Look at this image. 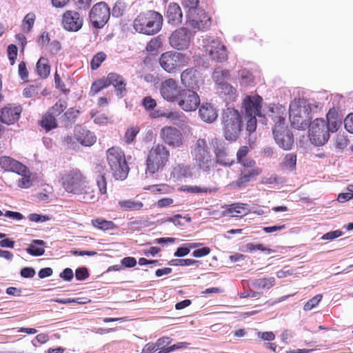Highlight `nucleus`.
Here are the masks:
<instances>
[{
    "mask_svg": "<svg viewBox=\"0 0 353 353\" xmlns=\"http://www.w3.org/2000/svg\"><path fill=\"white\" fill-rule=\"evenodd\" d=\"M221 123L225 139L230 142H236L244 128V121L239 110L234 107L223 109Z\"/></svg>",
    "mask_w": 353,
    "mask_h": 353,
    "instance_id": "nucleus-1",
    "label": "nucleus"
},
{
    "mask_svg": "<svg viewBox=\"0 0 353 353\" xmlns=\"http://www.w3.org/2000/svg\"><path fill=\"white\" fill-rule=\"evenodd\" d=\"M312 104L305 98L294 99L290 104L289 115L292 126L305 130L312 120Z\"/></svg>",
    "mask_w": 353,
    "mask_h": 353,
    "instance_id": "nucleus-2",
    "label": "nucleus"
},
{
    "mask_svg": "<svg viewBox=\"0 0 353 353\" xmlns=\"http://www.w3.org/2000/svg\"><path fill=\"white\" fill-rule=\"evenodd\" d=\"M163 21V16L160 13L148 10L137 15L134 20L133 27L139 33L153 35L161 30Z\"/></svg>",
    "mask_w": 353,
    "mask_h": 353,
    "instance_id": "nucleus-3",
    "label": "nucleus"
},
{
    "mask_svg": "<svg viewBox=\"0 0 353 353\" xmlns=\"http://www.w3.org/2000/svg\"><path fill=\"white\" fill-rule=\"evenodd\" d=\"M61 183L65 190L73 194H90L88 182L81 172L76 169L65 173L61 177Z\"/></svg>",
    "mask_w": 353,
    "mask_h": 353,
    "instance_id": "nucleus-4",
    "label": "nucleus"
},
{
    "mask_svg": "<svg viewBox=\"0 0 353 353\" xmlns=\"http://www.w3.org/2000/svg\"><path fill=\"white\" fill-rule=\"evenodd\" d=\"M107 161L116 179L125 180L130 170L125 154L119 148L112 147L107 150Z\"/></svg>",
    "mask_w": 353,
    "mask_h": 353,
    "instance_id": "nucleus-5",
    "label": "nucleus"
},
{
    "mask_svg": "<svg viewBox=\"0 0 353 353\" xmlns=\"http://www.w3.org/2000/svg\"><path fill=\"white\" fill-rule=\"evenodd\" d=\"M170 152L162 145H157L148 153L146 159V174L151 176L157 172L161 171L168 161Z\"/></svg>",
    "mask_w": 353,
    "mask_h": 353,
    "instance_id": "nucleus-6",
    "label": "nucleus"
},
{
    "mask_svg": "<svg viewBox=\"0 0 353 353\" xmlns=\"http://www.w3.org/2000/svg\"><path fill=\"white\" fill-rule=\"evenodd\" d=\"M263 102V98L259 94L246 95L242 101L239 112L243 117H258L263 119L262 123H264L267 119L262 112Z\"/></svg>",
    "mask_w": 353,
    "mask_h": 353,
    "instance_id": "nucleus-7",
    "label": "nucleus"
},
{
    "mask_svg": "<svg viewBox=\"0 0 353 353\" xmlns=\"http://www.w3.org/2000/svg\"><path fill=\"white\" fill-rule=\"evenodd\" d=\"M194 159L198 169L210 174L212 167V157L208 150L205 139H199L194 147Z\"/></svg>",
    "mask_w": 353,
    "mask_h": 353,
    "instance_id": "nucleus-8",
    "label": "nucleus"
},
{
    "mask_svg": "<svg viewBox=\"0 0 353 353\" xmlns=\"http://www.w3.org/2000/svg\"><path fill=\"white\" fill-rule=\"evenodd\" d=\"M176 103L184 111L191 112L199 107L201 101L196 90L186 88L177 92Z\"/></svg>",
    "mask_w": 353,
    "mask_h": 353,
    "instance_id": "nucleus-9",
    "label": "nucleus"
},
{
    "mask_svg": "<svg viewBox=\"0 0 353 353\" xmlns=\"http://www.w3.org/2000/svg\"><path fill=\"white\" fill-rule=\"evenodd\" d=\"M110 8L104 2L95 4L90 12V21L93 28H103L110 19Z\"/></svg>",
    "mask_w": 353,
    "mask_h": 353,
    "instance_id": "nucleus-10",
    "label": "nucleus"
},
{
    "mask_svg": "<svg viewBox=\"0 0 353 353\" xmlns=\"http://www.w3.org/2000/svg\"><path fill=\"white\" fill-rule=\"evenodd\" d=\"M187 23L194 29L205 30L211 26V19L201 8L190 10L187 13Z\"/></svg>",
    "mask_w": 353,
    "mask_h": 353,
    "instance_id": "nucleus-11",
    "label": "nucleus"
},
{
    "mask_svg": "<svg viewBox=\"0 0 353 353\" xmlns=\"http://www.w3.org/2000/svg\"><path fill=\"white\" fill-rule=\"evenodd\" d=\"M239 172L238 179L230 182L226 186L227 189L234 190L245 187L249 182L256 180V176L262 173V169L259 167L252 169H241Z\"/></svg>",
    "mask_w": 353,
    "mask_h": 353,
    "instance_id": "nucleus-12",
    "label": "nucleus"
},
{
    "mask_svg": "<svg viewBox=\"0 0 353 353\" xmlns=\"http://www.w3.org/2000/svg\"><path fill=\"white\" fill-rule=\"evenodd\" d=\"M205 47L206 54L212 60L222 63L227 59L226 48L219 39L214 37L208 39Z\"/></svg>",
    "mask_w": 353,
    "mask_h": 353,
    "instance_id": "nucleus-13",
    "label": "nucleus"
},
{
    "mask_svg": "<svg viewBox=\"0 0 353 353\" xmlns=\"http://www.w3.org/2000/svg\"><path fill=\"white\" fill-rule=\"evenodd\" d=\"M181 81L186 88L196 90L203 83V79L196 68H187L181 74Z\"/></svg>",
    "mask_w": 353,
    "mask_h": 353,
    "instance_id": "nucleus-14",
    "label": "nucleus"
},
{
    "mask_svg": "<svg viewBox=\"0 0 353 353\" xmlns=\"http://www.w3.org/2000/svg\"><path fill=\"white\" fill-rule=\"evenodd\" d=\"M272 134L275 143L283 150H291L294 146L293 132L288 128H272Z\"/></svg>",
    "mask_w": 353,
    "mask_h": 353,
    "instance_id": "nucleus-15",
    "label": "nucleus"
},
{
    "mask_svg": "<svg viewBox=\"0 0 353 353\" xmlns=\"http://www.w3.org/2000/svg\"><path fill=\"white\" fill-rule=\"evenodd\" d=\"M21 105L8 103L0 108V121L2 124L11 125L17 123L22 112Z\"/></svg>",
    "mask_w": 353,
    "mask_h": 353,
    "instance_id": "nucleus-16",
    "label": "nucleus"
},
{
    "mask_svg": "<svg viewBox=\"0 0 353 353\" xmlns=\"http://www.w3.org/2000/svg\"><path fill=\"white\" fill-rule=\"evenodd\" d=\"M211 143L215 155L216 163L223 167L230 168L235 163V161L234 159L230 160L228 157L224 141L214 138L212 140Z\"/></svg>",
    "mask_w": 353,
    "mask_h": 353,
    "instance_id": "nucleus-17",
    "label": "nucleus"
},
{
    "mask_svg": "<svg viewBox=\"0 0 353 353\" xmlns=\"http://www.w3.org/2000/svg\"><path fill=\"white\" fill-rule=\"evenodd\" d=\"M191 32L186 28L174 31L169 38L170 44L177 50L188 48L190 45Z\"/></svg>",
    "mask_w": 353,
    "mask_h": 353,
    "instance_id": "nucleus-18",
    "label": "nucleus"
},
{
    "mask_svg": "<svg viewBox=\"0 0 353 353\" xmlns=\"http://www.w3.org/2000/svg\"><path fill=\"white\" fill-rule=\"evenodd\" d=\"M161 137L165 143L172 148H179L183 144L181 132L172 126H164L160 132Z\"/></svg>",
    "mask_w": 353,
    "mask_h": 353,
    "instance_id": "nucleus-19",
    "label": "nucleus"
},
{
    "mask_svg": "<svg viewBox=\"0 0 353 353\" xmlns=\"http://www.w3.org/2000/svg\"><path fill=\"white\" fill-rule=\"evenodd\" d=\"M188 60L181 52L168 51L161 54L159 61L161 66H185L188 63Z\"/></svg>",
    "mask_w": 353,
    "mask_h": 353,
    "instance_id": "nucleus-20",
    "label": "nucleus"
},
{
    "mask_svg": "<svg viewBox=\"0 0 353 353\" xmlns=\"http://www.w3.org/2000/svg\"><path fill=\"white\" fill-rule=\"evenodd\" d=\"M83 19L78 12L68 10L63 14L62 24L63 28L70 32H77L83 26Z\"/></svg>",
    "mask_w": 353,
    "mask_h": 353,
    "instance_id": "nucleus-21",
    "label": "nucleus"
},
{
    "mask_svg": "<svg viewBox=\"0 0 353 353\" xmlns=\"http://www.w3.org/2000/svg\"><path fill=\"white\" fill-rule=\"evenodd\" d=\"M74 135L77 142L85 147H90L93 145L97 141V137L94 135V133L88 130L82 125H75L74 129Z\"/></svg>",
    "mask_w": 353,
    "mask_h": 353,
    "instance_id": "nucleus-22",
    "label": "nucleus"
},
{
    "mask_svg": "<svg viewBox=\"0 0 353 353\" xmlns=\"http://www.w3.org/2000/svg\"><path fill=\"white\" fill-rule=\"evenodd\" d=\"M0 168L5 172H13L17 174H23L24 170H28V166L9 156L0 157Z\"/></svg>",
    "mask_w": 353,
    "mask_h": 353,
    "instance_id": "nucleus-23",
    "label": "nucleus"
},
{
    "mask_svg": "<svg viewBox=\"0 0 353 353\" xmlns=\"http://www.w3.org/2000/svg\"><path fill=\"white\" fill-rule=\"evenodd\" d=\"M199 115L201 119L207 123H212L218 117V110L214 104L204 102L199 107Z\"/></svg>",
    "mask_w": 353,
    "mask_h": 353,
    "instance_id": "nucleus-24",
    "label": "nucleus"
},
{
    "mask_svg": "<svg viewBox=\"0 0 353 353\" xmlns=\"http://www.w3.org/2000/svg\"><path fill=\"white\" fill-rule=\"evenodd\" d=\"M248 207L249 205L248 203L241 202H234L230 204H225L221 206V208L224 209V211L222 212V215L223 216H234L232 215V213L235 212L236 214H241V216H245L250 213L251 211Z\"/></svg>",
    "mask_w": 353,
    "mask_h": 353,
    "instance_id": "nucleus-25",
    "label": "nucleus"
},
{
    "mask_svg": "<svg viewBox=\"0 0 353 353\" xmlns=\"http://www.w3.org/2000/svg\"><path fill=\"white\" fill-rule=\"evenodd\" d=\"M166 18L169 24L177 26L182 21L183 14L180 6L175 3L168 5L166 12Z\"/></svg>",
    "mask_w": 353,
    "mask_h": 353,
    "instance_id": "nucleus-26",
    "label": "nucleus"
},
{
    "mask_svg": "<svg viewBox=\"0 0 353 353\" xmlns=\"http://www.w3.org/2000/svg\"><path fill=\"white\" fill-rule=\"evenodd\" d=\"M307 128H308V137L310 141L311 138L321 137V134L326 129L325 120L323 118H317L312 122H309Z\"/></svg>",
    "mask_w": 353,
    "mask_h": 353,
    "instance_id": "nucleus-27",
    "label": "nucleus"
},
{
    "mask_svg": "<svg viewBox=\"0 0 353 353\" xmlns=\"http://www.w3.org/2000/svg\"><path fill=\"white\" fill-rule=\"evenodd\" d=\"M46 242L41 239H33L26 248V252L32 256H41L45 254Z\"/></svg>",
    "mask_w": 353,
    "mask_h": 353,
    "instance_id": "nucleus-28",
    "label": "nucleus"
},
{
    "mask_svg": "<svg viewBox=\"0 0 353 353\" xmlns=\"http://www.w3.org/2000/svg\"><path fill=\"white\" fill-rule=\"evenodd\" d=\"M80 111L75 110L74 108L68 109L60 118V122L65 128H70L76 122Z\"/></svg>",
    "mask_w": 353,
    "mask_h": 353,
    "instance_id": "nucleus-29",
    "label": "nucleus"
},
{
    "mask_svg": "<svg viewBox=\"0 0 353 353\" xmlns=\"http://www.w3.org/2000/svg\"><path fill=\"white\" fill-rule=\"evenodd\" d=\"M38 123L46 132L52 130L58 127V123L55 117L49 112L43 115Z\"/></svg>",
    "mask_w": 353,
    "mask_h": 353,
    "instance_id": "nucleus-30",
    "label": "nucleus"
},
{
    "mask_svg": "<svg viewBox=\"0 0 353 353\" xmlns=\"http://www.w3.org/2000/svg\"><path fill=\"white\" fill-rule=\"evenodd\" d=\"M172 174L177 180H181L183 178H192V167L190 165L179 163L174 168Z\"/></svg>",
    "mask_w": 353,
    "mask_h": 353,
    "instance_id": "nucleus-31",
    "label": "nucleus"
},
{
    "mask_svg": "<svg viewBox=\"0 0 353 353\" xmlns=\"http://www.w3.org/2000/svg\"><path fill=\"white\" fill-rule=\"evenodd\" d=\"M241 250L245 252L253 253L256 251H261L265 254L274 253L276 251L263 243H248L242 246Z\"/></svg>",
    "mask_w": 353,
    "mask_h": 353,
    "instance_id": "nucleus-32",
    "label": "nucleus"
},
{
    "mask_svg": "<svg viewBox=\"0 0 353 353\" xmlns=\"http://www.w3.org/2000/svg\"><path fill=\"white\" fill-rule=\"evenodd\" d=\"M23 172V174H19L21 178L18 180L17 185L21 189H28L32 186L33 181L37 178V174L32 173L28 168Z\"/></svg>",
    "mask_w": 353,
    "mask_h": 353,
    "instance_id": "nucleus-33",
    "label": "nucleus"
},
{
    "mask_svg": "<svg viewBox=\"0 0 353 353\" xmlns=\"http://www.w3.org/2000/svg\"><path fill=\"white\" fill-rule=\"evenodd\" d=\"M179 192L190 194L214 193L218 190L216 188H205L198 185H183L179 188Z\"/></svg>",
    "mask_w": 353,
    "mask_h": 353,
    "instance_id": "nucleus-34",
    "label": "nucleus"
},
{
    "mask_svg": "<svg viewBox=\"0 0 353 353\" xmlns=\"http://www.w3.org/2000/svg\"><path fill=\"white\" fill-rule=\"evenodd\" d=\"M92 226L103 230H114L118 228V226L112 221L106 220L104 218H96L91 221Z\"/></svg>",
    "mask_w": 353,
    "mask_h": 353,
    "instance_id": "nucleus-35",
    "label": "nucleus"
},
{
    "mask_svg": "<svg viewBox=\"0 0 353 353\" xmlns=\"http://www.w3.org/2000/svg\"><path fill=\"white\" fill-rule=\"evenodd\" d=\"M230 77V73L228 70L223 68H214L212 72V79L217 85H220L227 82L226 80Z\"/></svg>",
    "mask_w": 353,
    "mask_h": 353,
    "instance_id": "nucleus-36",
    "label": "nucleus"
},
{
    "mask_svg": "<svg viewBox=\"0 0 353 353\" xmlns=\"http://www.w3.org/2000/svg\"><path fill=\"white\" fill-rule=\"evenodd\" d=\"M108 87L109 84L107 83L105 77L98 79L92 82L89 92V95L93 97Z\"/></svg>",
    "mask_w": 353,
    "mask_h": 353,
    "instance_id": "nucleus-37",
    "label": "nucleus"
},
{
    "mask_svg": "<svg viewBox=\"0 0 353 353\" xmlns=\"http://www.w3.org/2000/svg\"><path fill=\"white\" fill-rule=\"evenodd\" d=\"M167 264L170 266H190L196 265L197 267L202 264L201 261L193 259H174L168 261Z\"/></svg>",
    "mask_w": 353,
    "mask_h": 353,
    "instance_id": "nucleus-38",
    "label": "nucleus"
},
{
    "mask_svg": "<svg viewBox=\"0 0 353 353\" xmlns=\"http://www.w3.org/2000/svg\"><path fill=\"white\" fill-rule=\"evenodd\" d=\"M119 205L125 210H139L143 207V203L139 201L128 199L119 201Z\"/></svg>",
    "mask_w": 353,
    "mask_h": 353,
    "instance_id": "nucleus-39",
    "label": "nucleus"
},
{
    "mask_svg": "<svg viewBox=\"0 0 353 353\" xmlns=\"http://www.w3.org/2000/svg\"><path fill=\"white\" fill-rule=\"evenodd\" d=\"M274 277L256 279L253 280L252 285L258 289H270L274 285Z\"/></svg>",
    "mask_w": 353,
    "mask_h": 353,
    "instance_id": "nucleus-40",
    "label": "nucleus"
},
{
    "mask_svg": "<svg viewBox=\"0 0 353 353\" xmlns=\"http://www.w3.org/2000/svg\"><path fill=\"white\" fill-rule=\"evenodd\" d=\"M35 19L36 15L33 12H29L25 16L21 23V28L24 32H29L32 30Z\"/></svg>",
    "mask_w": 353,
    "mask_h": 353,
    "instance_id": "nucleus-41",
    "label": "nucleus"
},
{
    "mask_svg": "<svg viewBox=\"0 0 353 353\" xmlns=\"http://www.w3.org/2000/svg\"><path fill=\"white\" fill-rule=\"evenodd\" d=\"M330 132L331 131L325 129L321 134V137H319L318 138H311L310 143L316 147H321L325 145L330 138Z\"/></svg>",
    "mask_w": 353,
    "mask_h": 353,
    "instance_id": "nucleus-42",
    "label": "nucleus"
},
{
    "mask_svg": "<svg viewBox=\"0 0 353 353\" xmlns=\"http://www.w3.org/2000/svg\"><path fill=\"white\" fill-rule=\"evenodd\" d=\"M141 105L144 110L146 112H150V114H151V112H152L157 106L156 100L151 96H145L143 97L141 101Z\"/></svg>",
    "mask_w": 353,
    "mask_h": 353,
    "instance_id": "nucleus-43",
    "label": "nucleus"
},
{
    "mask_svg": "<svg viewBox=\"0 0 353 353\" xmlns=\"http://www.w3.org/2000/svg\"><path fill=\"white\" fill-rule=\"evenodd\" d=\"M239 74L243 83L248 85H254L255 79L254 76L250 71L247 70L246 68H243L242 70H239Z\"/></svg>",
    "mask_w": 353,
    "mask_h": 353,
    "instance_id": "nucleus-44",
    "label": "nucleus"
},
{
    "mask_svg": "<svg viewBox=\"0 0 353 353\" xmlns=\"http://www.w3.org/2000/svg\"><path fill=\"white\" fill-rule=\"evenodd\" d=\"M349 143L350 141L347 135L344 133H339L336 137L334 147L336 150H343L347 146Z\"/></svg>",
    "mask_w": 353,
    "mask_h": 353,
    "instance_id": "nucleus-45",
    "label": "nucleus"
},
{
    "mask_svg": "<svg viewBox=\"0 0 353 353\" xmlns=\"http://www.w3.org/2000/svg\"><path fill=\"white\" fill-rule=\"evenodd\" d=\"M139 132V128L137 126H132L127 129L124 136L125 142L128 144L132 143Z\"/></svg>",
    "mask_w": 353,
    "mask_h": 353,
    "instance_id": "nucleus-46",
    "label": "nucleus"
},
{
    "mask_svg": "<svg viewBox=\"0 0 353 353\" xmlns=\"http://www.w3.org/2000/svg\"><path fill=\"white\" fill-rule=\"evenodd\" d=\"M297 156L295 153H288L284 157V164L290 171H294L296 168Z\"/></svg>",
    "mask_w": 353,
    "mask_h": 353,
    "instance_id": "nucleus-47",
    "label": "nucleus"
},
{
    "mask_svg": "<svg viewBox=\"0 0 353 353\" xmlns=\"http://www.w3.org/2000/svg\"><path fill=\"white\" fill-rule=\"evenodd\" d=\"M258 117L252 116L250 117H243L246 121L245 130L250 136L252 133L255 132L257 128V118Z\"/></svg>",
    "mask_w": 353,
    "mask_h": 353,
    "instance_id": "nucleus-48",
    "label": "nucleus"
},
{
    "mask_svg": "<svg viewBox=\"0 0 353 353\" xmlns=\"http://www.w3.org/2000/svg\"><path fill=\"white\" fill-rule=\"evenodd\" d=\"M172 341L173 339L170 336H163L159 338L156 341V346L159 350V351L157 353H161V352L163 349L170 347V345H171Z\"/></svg>",
    "mask_w": 353,
    "mask_h": 353,
    "instance_id": "nucleus-49",
    "label": "nucleus"
},
{
    "mask_svg": "<svg viewBox=\"0 0 353 353\" xmlns=\"http://www.w3.org/2000/svg\"><path fill=\"white\" fill-rule=\"evenodd\" d=\"M74 274L77 281H83L89 278L90 271L87 267L80 266L75 270Z\"/></svg>",
    "mask_w": 353,
    "mask_h": 353,
    "instance_id": "nucleus-50",
    "label": "nucleus"
},
{
    "mask_svg": "<svg viewBox=\"0 0 353 353\" xmlns=\"http://www.w3.org/2000/svg\"><path fill=\"white\" fill-rule=\"evenodd\" d=\"M323 299V295L321 294H316L312 299H309L304 305L303 310L305 311H310L316 307Z\"/></svg>",
    "mask_w": 353,
    "mask_h": 353,
    "instance_id": "nucleus-51",
    "label": "nucleus"
},
{
    "mask_svg": "<svg viewBox=\"0 0 353 353\" xmlns=\"http://www.w3.org/2000/svg\"><path fill=\"white\" fill-rule=\"evenodd\" d=\"M126 5L121 0L117 1L112 10V14L114 17H120L123 15L125 10Z\"/></svg>",
    "mask_w": 353,
    "mask_h": 353,
    "instance_id": "nucleus-52",
    "label": "nucleus"
},
{
    "mask_svg": "<svg viewBox=\"0 0 353 353\" xmlns=\"http://www.w3.org/2000/svg\"><path fill=\"white\" fill-rule=\"evenodd\" d=\"M191 253L188 243L181 244L174 251L173 256L176 258H183Z\"/></svg>",
    "mask_w": 353,
    "mask_h": 353,
    "instance_id": "nucleus-53",
    "label": "nucleus"
},
{
    "mask_svg": "<svg viewBox=\"0 0 353 353\" xmlns=\"http://www.w3.org/2000/svg\"><path fill=\"white\" fill-rule=\"evenodd\" d=\"M28 219L32 222L44 223L51 220L52 216L49 214L31 213L28 216Z\"/></svg>",
    "mask_w": 353,
    "mask_h": 353,
    "instance_id": "nucleus-54",
    "label": "nucleus"
},
{
    "mask_svg": "<svg viewBox=\"0 0 353 353\" xmlns=\"http://www.w3.org/2000/svg\"><path fill=\"white\" fill-rule=\"evenodd\" d=\"M160 92L162 97L168 101L176 102L177 92L174 90H169L168 88L163 87L160 88Z\"/></svg>",
    "mask_w": 353,
    "mask_h": 353,
    "instance_id": "nucleus-55",
    "label": "nucleus"
},
{
    "mask_svg": "<svg viewBox=\"0 0 353 353\" xmlns=\"http://www.w3.org/2000/svg\"><path fill=\"white\" fill-rule=\"evenodd\" d=\"M96 182L101 194H107V179L105 176L100 174L96 176Z\"/></svg>",
    "mask_w": 353,
    "mask_h": 353,
    "instance_id": "nucleus-56",
    "label": "nucleus"
},
{
    "mask_svg": "<svg viewBox=\"0 0 353 353\" xmlns=\"http://www.w3.org/2000/svg\"><path fill=\"white\" fill-rule=\"evenodd\" d=\"M114 88L116 91V94L119 99L124 97L127 94L126 82L124 79L120 80V82L117 85H114Z\"/></svg>",
    "mask_w": 353,
    "mask_h": 353,
    "instance_id": "nucleus-57",
    "label": "nucleus"
},
{
    "mask_svg": "<svg viewBox=\"0 0 353 353\" xmlns=\"http://www.w3.org/2000/svg\"><path fill=\"white\" fill-rule=\"evenodd\" d=\"M66 108V103L61 101L57 102L53 106H52L48 112H51L54 117L61 114L64 110Z\"/></svg>",
    "mask_w": 353,
    "mask_h": 353,
    "instance_id": "nucleus-58",
    "label": "nucleus"
},
{
    "mask_svg": "<svg viewBox=\"0 0 353 353\" xmlns=\"http://www.w3.org/2000/svg\"><path fill=\"white\" fill-rule=\"evenodd\" d=\"M190 345V343L181 341L177 342L174 344L170 345V347L163 349L161 352V353H170L174 352L178 350H182L187 348Z\"/></svg>",
    "mask_w": 353,
    "mask_h": 353,
    "instance_id": "nucleus-59",
    "label": "nucleus"
},
{
    "mask_svg": "<svg viewBox=\"0 0 353 353\" xmlns=\"http://www.w3.org/2000/svg\"><path fill=\"white\" fill-rule=\"evenodd\" d=\"M219 88L221 90V92H223L225 95H228L230 99L234 98L236 96V89L231 85V84L225 82L219 85Z\"/></svg>",
    "mask_w": 353,
    "mask_h": 353,
    "instance_id": "nucleus-60",
    "label": "nucleus"
},
{
    "mask_svg": "<svg viewBox=\"0 0 353 353\" xmlns=\"http://www.w3.org/2000/svg\"><path fill=\"white\" fill-rule=\"evenodd\" d=\"M343 234V232L340 230H331L323 234L321 237V239L332 241L341 236Z\"/></svg>",
    "mask_w": 353,
    "mask_h": 353,
    "instance_id": "nucleus-61",
    "label": "nucleus"
},
{
    "mask_svg": "<svg viewBox=\"0 0 353 353\" xmlns=\"http://www.w3.org/2000/svg\"><path fill=\"white\" fill-rule=\"evenodd\" d=\"M36 274V270L30 266H26L21 268L19 275L23 279H32Z\"/></svg>",
    "mask_w": 353,
    "mask_h": 353,
    "instance_id": "nucleus-62",
    "label": "nucleus"
},
{
    "mask_svg": "<svg viewBox=\"0 0 353 353\" xmlns=\"http://www.w3.org/2000/svg\"><path fill=\"white\" fill-rule=\"evenodd\" d=\"M162 41L159 37L152 39L150 42L148 43L146 49L150 52H157L158 49L161 46Z\"/></svg>",
    "mask_w": 353,
    "mask_h": 353,
    "instance_id": "nucleus-63",
    "label": "nucleus"
},
{
    "mask_svg": "<svg viewBox=\"0 0 353 353\" xmlns=\"http://www.w3.org/2000/svg\"><path fill=\"white\" fill-rule=\"evenodd\" d=\"M325 123L326 129L331 131L332 133L337 132L342 124V121L339 118L332 121H325Z\"/></svg>",
    "mask_w": 353,
    "mask_h": 353,
    "instance_id": "nucleus-64",
    "label": "nucleus"
}]
</instances>
